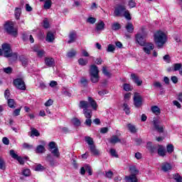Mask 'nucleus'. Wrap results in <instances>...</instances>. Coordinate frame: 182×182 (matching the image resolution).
<instances>
[{"mask_svg":"<svg viewBox=\"0 0 182 182\" xmlns=\"http://www.w3.org/2000/svg\"><path fill=\"white\" fill-rule=\"evenodd\" d=\"M79 106L80 109H83V114L86 119H92V114H93L92 110L88 109L90 106H91L93 110H97V103L91 97H88V102L80 101Z\"/></svg>","mask_w":182,"mask_h":182,"instance_id":"obj_1","label":"nucleus"},{"mask_svg":"<svg viewBox=\"0 0 182 182\" xmlns=\"http://www.w3.org/2000/svg\"><path fill=\"white\" fill-rule=\"evenodd\" d=\"M154 41L158 48H163L167 42V36L163 31H157L154 34Z\"/></svg>","mask_w":182,"mask_h":182,"instance_id":"obj_2","label":"nucleus"},{"mask_svg":"<svg viewBox=\"0 0 182 182\" xmlns=\"http://www.w3.org/2000/svg\"><path fill=\"white\" fill-rule=\"evenodd\" d=\"M114 15L115 16H124V18H126V19H127L128 21H130V19H132L129 10L126 9V6L122 5L118 6L115 9Z\"/></svg>","mask_w":182,"mask_h":182,"instance_id":"obj_3","label":"nucleus"},{"mask_svg":"<svg viewBox=\"0 0 182 182\" xmlns=\"http://www.w3.org/2000/svg\"><path fill=\"white\" fill-rule=\"evenodd\" d=\"M2 52L5 58H13L14 60L18 59V53H12L11 46L9 44L2 45Z\"/></svg>","mask_w":182,"mask_h":182,"instance_id":"obj_4","label":"nucleus"},{"mask_svg":"<svg viewBox=\"0 0 182 182\" xmlns=\"http://www.w3.org/2000/svg\"><path fill=\"white\" fill-rule=\"evenodd\" d=\"M147 33H146V28L141 27L139 31L135 36V39L140 46H143L146 42H144V38H146Z\"/></svg>","mask_w":182,"mask_h":182,"instance_id":"obj_5","label":"nucleus"},{"mask_svg":"<svg viewBox=\"0 0 182 182\" xmlns=\"http://www.w3.org/2000/svg\"><path fill=\"white\" fill-rule=\"evenodd\" d=\"M90 75L92 83H97L99 82V68H97V66L95 65L90 66Z\"/></svg>","mask_w":182,"mask_h":182,"instance_id":"obj_6","label":"nucleus"},{"mask_svg":"<svg viewBox=\"0 0 182 182\" xmlns=\"http://www.w3.org/2000/svg\"><path fill=\"white\" fill-rule=\"evenodd\" d=\"M4 29L6 31L7 33L12 35L13 36H16L18 35V30L14 28V23L6 21L4 24Z\"/></svg>","mask_w":182,"mask_h":182,"instance_id":"obj_7","label":"nucleus"},{"mask_svg":"<svg viewBox=\"0 0 182 182\" xmlns=\"http://www.w3.org/2000/svg\"><path fill=\"white\" fill-rule=\"evenodd\" d=\"M134 105L135 107H140L143 105V97L139 92H135L134 95Z\"/></svg>","mask_w":182,"mask_h":182,"instance_id":"obj_8","label":"nucleus"},{"mask_svg":"<svg viewBox=\"0 0 182 182\" xmlns=\"http://www.w3.org/2000/svg\"><path fill=\"white\" fill-rule=\"evenodd\" d=\"M141 46H144L142 49L146 55H151V50H154V44L153 43H144V45Z\"/></svg>","mask_w":182,"mask_h":182,"instance_id":"obj_9","label":"nucleus"},{"mask_svg":"<svg viewBox=\"0 0 182 182\" xmlns=\"http://www.w3.org/2000/svg\"><path fill=\"white\" fill-rule=\"evenodd\" d=\"M14 83L16 87L20 90H25V89H26V87L25 86V82H23V80L21 78L14 80Z\"/></svg>","mask_w":182,"mask_h":182,"instance_id":"obj_10","label":"nucleus"},{"mask_svg":"<svg viewBox=\"0 0 182 182\" xmlns=\"http://www.w3.org/2000/svg\"><path fill=\"white\" fill-rule=\"evenodd\" d=\"M153 124L156 132H159V133H163V132H164V128L163 126L160 125V120H159L157 118H154Z\"/></svg>","mask_w":182,"mask_h":182,"instance_id":"obj_11","label":"nucleus"},{"mask_svg":"<svg viewBox=\"0 0 182 182\" xmlns=\"http://www.w3.org/2000/svg\"><path fill=\"white\" fill-rule=\"evenodd\" d=\"M33 52H36L38 58H43L45 55V50L41 49V46L36 45L32 48Z\"/></svg>","mask_w":182,"mask_h":182,"instance_id":"obj_12","label":"nucleus"},{"mask_svg":"<svg viewBox=\"0 0 182 182\" xmlns=\"http://www.w3.org/2000/svg\"><path fill=\"white\" fill-rule=\"evenodd\" d=\"M122 135V134H120V132H119V131H117V135H112L111 136V138L109 139V143H111V144H116L117 143H120L122 141V140H120V136Z\"/></svg>","mask_w":182,"mask_h":182,"instance_id":"obj_13","label":"nucleus"},{"mask_svg":"<svg viewBox=\"0 0 182 182\" xmlns=\"http://www.w3.org/2000/svg\"><path fill=\"white\" fill-rule=\"evenodd\" d=\"M161 170L164 171V173L171 171V170H173V166H171L170 163L164 162L161 165Z\"/></svg>","mask_w":182,"mask_h":182,"instance_id":"obj_14","label":"nucleus"},{"mask_svg":"<svg viewBox=\"0 0 182 182\" xmlns=\"http://www.w3.org/2000/svg\"><path fill=\"white\" fill-rule=\"evenodd\" d=\"M131 79L134 83L136 85V86H141L143 84V81L140 80V77L137 76L136 74H131Z\"/></svg>","mask_w":182,"mask_h":182,"instance_id":"obj_15","label":"nucleus"},{"mask_svg":"<svg viewBox=\"0 0 182 182\" xmlns=\"http://www.w3.org/2000/svg\"><path fill=\"white\" fill-rule=\"evenodd\" d=\"M105 22H103L102 20H100L97 23H95L96 32H102V31H105Z\"/></svg>","mask_w":182,"mask_h":182,"instance_id":"obj_16","label":"nucleus"},{"mask_svg":"<svg viewBox=\"0 0 182 182\" xmlns=\"http://www.w3.org/2000/svg\"><path fill=\"white\" fill-rule=\"evenodd\" d=\"M10 156H11L13 159H15L16 161H18L20 164H23V163H25V161L22 159V157L18 156L14 150L10 151Z\"/></svg>","mask_w":182,"mask_h":182,"instance_id":"obj_17","label":"nucleus"},{"mask_svg":"<svg viewBox=\"0 0 182 182\" xmlns=\"http://www.w3.org/2000/svg\"><path fill=\"white\" fill-rule=\"evenodd\" d=\"M46 161H48L50 166H58V162L55 160V158L52 155L48 154L46 158Z\"/></svg>","mask_w":182,"mask_h":182,"instance_id":"obj_18","label":"nucleus"},{"mask_svg":"<svg viewBox=\"0 0 182 182\" xmlns=\"http://www.w3.org/2000/svg\"><path fill=\"white\" fill-rule=\"evenodd\" d=\"M45 63L46 66H48L49 68H52V66L55 65V59L47 57L45 58Z\"/></svg>","mask_w":182,"mask_h":182,"instance_id":"obj_19","label":"nucleus"},{"mask_svg":"<svg viewBox=\"0 0 182 182\" xmlns=\"http://www.w3.org/2000/svg\"><path fill=\"white\" fill-rule=\"evenodd\" d=\"M46 41L47 42H49L50 43H52L55 41V34H53L52 32L49 31L47 33V36L46 37Z\"/></svg>","mask_w":182,"mask_h":182,"instance_id":"obj_20","label":"nucleus"},{"mask_svg":"<svg viewBox=\"0 0 182 182\" xmlns=\"http://www.w3.org/2000/svg\"><path fill=\"white\" fill-rule=\"evenodd\" d=\"M126 182H137V176L135 175L131 174L129 176H125Z\"/></svg>","mask_w":182,"mask_h":182,"instance_id":"obj_21","label":"nucleus"},{"mask_svg":"<svg viewBox=\"0 0 182 182\" xmlns=\"http://www.w3.org/2000/svg\"><path fill=\"white\" fill-rule=\"evenodd\" d=\"M90 151H91L92 154H93V156H99V154H100V151L96 149L95 145L90 146Z\"/></svg>","mask_w":182,"mask_h":182,"instance_id":"obj_22","label":"nucleus"},{"mask_svg":"<svg viewBox=\"0 0 182 182\" xmlns=\"http://www.w3.org/2000/svg\"><path fill=\"white\" fill-rule=\"evenodd\" d=\"M125 29L129 32V33H133L134 31V26H133V23H127Z\"/></svg>","mask_w":182,"mask_h":182,"instance_id":"obj_23","label":"nucleus"},{"mask_svg":"<svg viewBox=\"0 0 182 182\" xmlns=\"http://www.w3.org/2000/svg\"><path fill=\"white\" fill-rule=\"evenodd\" d=\"M41 136V134L39 133V131L35 128H31V132L30 136L31 137H39Z\"/></svg>","mask_w":182,"mask_h":182,"instance_id":"obj_24","label":"nucleus"},{"mask_svg":"<svg viewBox=\"0 0 182 182\" xmlns=\"http://www.w3.org/2000/svg\"><path fill=\"white\" fill-rule=\"evenodd\" d=\"M51 154L54 156V157H56L57 159L60 156V154L59 153V149L55 148L54 149L50 150Z\"/></svg>","mask_w":182,"mask_h":182,"instance_id":"obj_25","label":"nucleus"},{"mask_svg":"<svg viewBox=\"0 0 182 182\" xmlns=\"http://www.w3.org/2000/svg\"><path fill=\"white\" fill-rule=\"evenodd\" d=\"M52 6V0H46L44 2L43 8L44 9H50Z\"/></svg>","mask_w":182,"mask_h":182,"instance_id":"obj_26","label":"nucleus"},{"mask_svg":"<svg viewBox=\"0 0 182 182\" xmlns=\"http://www.w3.org/2000/svg\"><path fill=\"white\" fill-rule=\"evenodd\" d=\"M78 63L80 65V66H86L87 63H89V60L86 58H80L78 59Z\"/></svg>","mask_w":182,"mask_h":182,"instance_id":"obj_27","label":"nucleus"},{"mask_svg":"<svg viewBox=\"0 0 182 182\" xmlns=\"http://www.w3.org/2000/svg\"><path fill=\"white\" fill-rule=\"evenodd\" d=\"M129 170L131 171V174H133L134 176H137V174H139V170H137V168H136L135 166H130Z\"/></svg>","mask_w":182,"mask_h":182,"instance_id":"obj_28","label":"nucleus"},{"mask_svg":"<svg viewBox=\"0 0 182 182\" xmlns=\"http://www.w3.org/2000/svg\"><path fill=\"white\" fill-rule=\"evenodd\" d=\"M76 41V34L74 33H72L69 36V41L68 43H73Z\"/></svg>","mask_w":182,"mask_h":182,"instance_id":"obj_29","label":"nucleus"},{"mask_svg":"<svg viewBox=\"0 0 182 182\" xmlns=\"http://www.w3.org/2000/svg\"><path fill=\"white\" fill-rule=\"evenodd\" d=\"M46 150L45 149V146L42 145H38L36 148V153L42 154L44 153Z\"/></svg>","mask_w":182,"mask_h":182,"instance_id":"obj_30","label":"nucleus"},{"mask_svg":"<svg viewBox=\"0 0 182 182\" xmlns=\"http://www.w3.org/2000/svg\"><path fill=\"white\" fill-rule=\"evenodd\" d=\"M77 51L75 49H71L70 51L68 52L67 56L68 58H74L76 56Z\"/></svg>","mask_w":182,"mask_h":182,"instance_id":"obj_31","label":"nucleus"},{"mask_svg":"<svg viewBox=\"0 0 182 182\" xmlns=\"http://www.w3.org/2000/svg\"><path fill=\"white\" fill-rule=\"evenodd\" d=\"M166 149L163 148V146H161L159 148L158 154H159V156L164 157V156H166Z\"/></svg>","mask_w":182,"mask_h":182,"instance_id":"obj_32","label":"nucleus"},{"mask_svg":"<svg viewBox=\"0 0 182 182\" xmlns=\"http://www.w3.org/2000/svg\"><path fill=\"white\" fill-rule=\"evenodd\" d=\"M151 111L153 113H154V114H156V116H159V114H160V113H161L160 108L157 106L152 107Z\"/></svg>","mask_w":182,"mask_h":182,"instance_id":"obj_33","label":"nucleus"},{"mask_svg":"<svg viewBox=\"0 0 182 182\" xmlns=\"http://www.w3.org/2000/svg\"><path fill=\"white\" fill-rule=\"evenodd\" d=\"M85 141L87 143L88 146H95L93 139L90 136H85Z\"/></svg>","mask_w":182,"mask_h":182,"instance_id":"obj_34","label":"nucleus"},{"mask_svg":"<svg viewBox=\"0 0 182 182\" xmlns=\"http://www.w3.org/2000/svg\"><path fill=\"white\" fill-rule=\"evenodd\" d=\"M127 128H128V130L131 132V133H136V132H137V130L136 129V127L132 124H128Z\"/></svg>","mask_w":182,"mask_h":182,"instance_id":"obj_35","label":"nucleus"},{"mask_svg":"<svg viewBox=\"0 0 182 182\" xmlns=\"http://www.w3.org/2000/svg\"><path fill=\"white\" fill-rule=\"evenodd\" d=\"M22 13V10L21 9V8H16L15 9V17L16 19H19V18H21V14Z\"/></svg>","mask_w":182,"mask_h":182,"instance_id":"obj_36","label":"nucleus"},{"mask_svg":"<svg viewBox=\"0 0 182 182\" xmlns=\"http://www.w3.org/2000/svg\"><path fill=\"white\" fill-rule=\"evenodd\" d=\"M123 109L126 114H130V107H129V105H127V103L124 102L123 104Z\"/></svg>","mask_w":182,"mask_h":182,"instance_id":"obj_37","label":"nucleus"},{"mask_svg":"<svg viewBox=\"0 0 182 182\" xmlns=\"http://www.w3.org/2000/svg\"><path fill=\"white\" fill-rule=\"evenodd\" d=\"M173 180L176 181V182H182V177L178 173H175L173 175Z\"/></svg>","mask_w":182,"mask_h":182,"instance_id":"obj_38","label":"nucleus"},{"mask_svg":"<svg viewBox=\"0 0 182 182\" xmlns=\"http://www.w3.org/2000/svg\"><path fill=\"white\" fill-rule=\"evenodd\" d=\"M123 87L125 92H130V90H133V87L127 83L124 84Z\"/></svg>","mask_w":182,"mask_h":182,"instance_id":"obj_39","label":"nucleus"},{"mask_svg":"<svg viewBox=\"0 0 182 182\" xmlns=\"http://www.w3.org/2000/svg\"><path fill=\"white\" fill-rule=\"evenodd\" d=\"M120 28H122V26H120V24L119 23H114L112 25V31H119V29H120Z\"/></svg>","mask_w":182,"mask_h":182,"instance_id":"obj_40","label":"nucleus"},{"mask_svg":"<svg viewBox=\"0 0 182 182\" xmlns=\"http://www.w3.org/2000/svg\"><path fill=\"white\" fill-rule=\"evenodd\" d=\"M5 168H6L5 161H4V159L0 157V169L4 171Z\"/></svg>","mask_w":182,"mask_h":182,"instance_id":"obj_41","label":"nucleus"},{"mask_svg":"<svg viewBox=\"0 0 182 182\" xmlns=\"http://www.w3.org/2000/svg\"><path fill=\"white\" fill-rule=\"evenodd\" d=\"M166 151L169 153V154H171V153L174 151V146H173V144H168L166 146Z\"/></svg>","mask_w":182,"mask_h":182,"instance_id":"obj_42","label":"nucleus"},{"mask_svg":"<svg viewBox=\"0 0 182 182\" xmlns=\"http://www.w3.org/2000/svg\"><path fill=\"white\" fill-rule=\"evenodd\" d=\"M86 22L87 23H91L92 25H93V23H96V18L89 17L88 18H87Z\"/></svg>","mask_w":182,"mask_h":182,"instance_id":"obj_43","label":"nucleus"},{"mask_svg":"<svg viewBox=\"0 0 182 182\" xmlns=\"http://www.w3.org/2000/svg\"><path fill=\"white\" fill-rule=\"evenodd\" d=\"M127 2L128 3V6L132 9L134 8L136 6V2L133 0H127Z\"/></svg>","mask_w":182,"mask_h":182,"instance_id":"obj_44","label":"nucleus"},{"mask_svg":"<svg viewBox=\"0 0 182 182\" xmlns=\"http://www.w3.org/2000/svg\"><path fill=\"white\" fill-rule=\"evenodd\" d=\"M23 176H25L26 177H29L31 176V170L26 168L22 171Z\"/></svg>","mask_w":182,"mask_h":182,"instance_id":"obj_45","label":"nucleus"},{"mask_svg":"<svg viewBox=\"0 0 182 182\" xmlns=\"http://www.w3.org/2000/svg\"><path fill=\"white\" fill-rule=\"evenodd\" d=\"M8 106L10 107L11 109H14V107H15V101L13 99H9Z\"/></svg>","mask_w":182,"mask_h":182,"instance_id":"obj_46","label":"nucleus"},{"mask_svg":"<svg viewBox=\"0 0 182 182\" xmlns=\"http://www.w3.org/2000/svg\"><path fill=\"white\" fill-rule=\"evenodd\" d=\"M109 154L112 156V157H116V158L119 157V155L117 154V152L114 149H111L109 150Z\"/></svg>","mask_w":182,"mask_h":182,"instance_id":"obj_47","label":"nucleus"},{"mask_svg":"<svg viewBox=\"0 0 182 182\" xmlns=\"http://www.w3.org/2000/svg\"><path fill=\"white\" fill-rule=\"evenodd\" d=\"M115 49H116V48H115V47H114V45L109 44V45H108V48H107V52L114 53Z\"/></svg>","mask_w":182,"mask_h":182,"instance_id":"obj_48","label":"nucleus"},{"mask_svg":"<svg viewBox=\"0 0 182 182\" xmlns=\"http://www.w3.org/2000/svg\"><path fill=\"white\" fill-rule=\"evenodd\" d=\"M72 123L74 126H80V120L77 118H74L72 119Z\"/></svg>","mask_w":182,"mask_h":182,"instance_id":"obj_49","label":"nucleus"},{"mask_svg":"<svg viewBox=\"0 0 182 182\" xmlns=\"http://www.w3.org/2000/svg\"><path fill=\"white\" fill-rule=\"evenodd\" d=\"M102 73H104L105 76H107V77H110V76H112V74L107 71L106 67L102 68Z\"/></svg>","mask_w":182,"mask_h":182,"instance_id":"obj_50","label":"nucleus"},{"mask_svg":"<svg viewBox=\"0 0 182 182\" xmlns=\"http://www.w3.org/2000/svg\"><path fill=\"white\" fill-rule=\"evenodd\" d=\"M131 97H132V92H127L124 95V100H125V102H129Z\"/></svg>","mask_w":182,"mask_h":182,"instance_id":"obj_51","label":"nucleus"},{"mask_svg":"<svg viewBox=\"0 0 182 182\" xmlns=\"http://www.w3.org/2000/svg\"><path fill=\"white\" fill-rule=\"evenodd\" d=\"M48 146H49V151L53 150L54 149L58 148V146H56V144L53 141L50 142Z\"/></svg>","mask_w":182,"mask_h":182,"instance_id":"obj_52","label":"nucleus"},{"mask_svg":"<svg viewBox=\"0 0 182 182\" xmlns=\"http://www.w3.org/2000/svg\"><path fill=\"white\" fill-rule=\"evenodd\" d=\"M43 170H45V167L41 164H38L35 167L36 171H43Z\"/></svg>","mask_w":182,"mask_h":182,"instance_id":"obj_53","label":"nucleus"},{"mask_svg":"<svg viewBox=\"0 0 182 182\" xmlns=\"http://www.w3.org/2000/svg\"><path fill=\"white\" fill-rule=\"evenodd\" d=\"M85 170L88 172L89 176H92V167L89 165H85Z\"/></svg>","mask_w":182,"mask_h":182,"instance_id":"obj_54","label":"nucleus"},{"mask_svg":"<svg viewBox=\"0 0 182 182\" xmlns=\"http://www.w3.org/2000/svg\"><path fill=\"white\" fill-rule=\"evenodd\" d=\"M154 87H158L159 89H161V87H163V85H161V83L159 81L154 82Z\"/></svg>","mask_w":182,"mask_h":182,"instance_id":"obj_55","label":"nucleus"},{"mask_svg":"<svg viewBox=\"0 0 182 182\" xmlns=\"http://www.w3.org/2000/svg\"><path fill=\"white\" fill-rule=\"evenodd\" d=\"M21 114V108L16 109L13 112V116L16 117Z\"/></svg>","mask_w":182,"mask_h":182,"instance_id":"obj_56","label":"nucleus"},{"mask_svg":"<svg viewBox=\"0 0 182 182\" xmlns=\"http://www.w3.org/2000/svg\"><path fill=\"white\" fill-rule=\"evenodd\" d=\"M43 28H46V29H48L49 28V21L47 18L44 19L43 21Z\"/></svg>","mask_w":182,"mask_h":182,"instance_id":"obj_57","label":"nucleus"},{"mask_svg":"<svg viewBox=\"0 0 182 182\" xmlns=\"http://www.w3.org/2000/svg\"><path fill=\"white\" fill-rule=\"evenodd\" d=\"M44 105L46 107H49V106H52V105H53V100L49 99Z\"/></svg>","mask_w":182,"mask_h":182,"instance_id":"obj_58","label":"nucleus"},{"mask_svg":"<svg viewBox=\"0 0 182 182\" xmlns=\"http://www.w3.org/2000/svg\"><path fill=\"white\" fill-rule=\"evenodd\" d=\"M4 72L7 74L12 73V68L11 67L5 68L3 69Z\"/></svg>","mask_w":182,"mask_h":182,"instance_id":"obj_59","label":"nucleus"},{"mask_svg":"<svg viewBox=\"0 0 182 182\" xmlns=\"http://www.w3.org/2000/svg\"><path fill=\"white\" fill-rule=\"evenodd\" d=\"M105 176L107 177V178H112V177H113V172L112 171L106 172Z\"/></svg>","mask_w":182,"mask_h":182,"instance_id":"obj_60","label":"nucleus"},{"mask_svg":"<svg viewBox=\"0 0 182 182\" xmlns=\"http://www.w3.org/2000/svg\"><path fill=\"white\" fill-rule=\"evenodd\" d=\"M81 53L82 56H84L85 58H89L90 56L89 53H87V50L85 49L82 50Z\"/></svg>","mask_w":182,"mask_h":182,"instance_id":"obj_61","label":"nucleus"},{"mask_svg":"<svg viewBox=\"0 0 182 182\" xmlns=\"http://www.w3.org/2000/svg\"><path fill=\"white\" fill-rule=\"evenodd\" d=\"M80 83L82 86H86L87 85V80H86V78H82L80 80Z\"/></svg>","mask_w":182,"mask_h":182,"instance_id":"obj_62","label":"nucleus"},{"mask_svg":"<svg viewBox=\"0 0 182 182\" xmlns=\"http://www.w3.org/2000/svg\"><path fill=\"white\" fill-rule=\"evenodd\" d=\"M181 68V64L178 63V64L174 65V70L175 71L180 70Z\"/></svg>","mask_w":182,"mask_h":182,"instance_id":"obj_63","label":"nucleus"},{"mask_svg":"<svg viewBox=\"0 0 182 182\" xmlns=\"http://www.w3.org/2000/svg\"><path fill=\"white\" fill-rule=\"evenodd\" d=\"M2 141H3L4 144H6V146H8V144H9V139H8V138H6V137H4L2 139Z\"/></svg>","mask_w":182,"mask_h":182,"instance_id":"obj_64","label":"nucleus"}]
</instances>
